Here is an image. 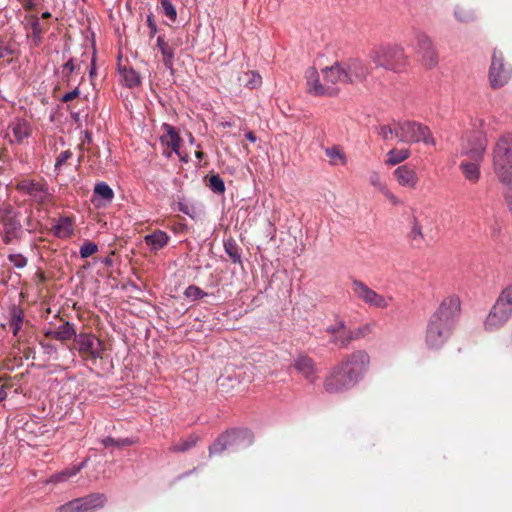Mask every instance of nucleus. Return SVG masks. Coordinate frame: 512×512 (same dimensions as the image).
Listing matches in <instances>:
<instances>
[{
  "mask_svg": "<svg viewBox=\"0 0 512 512\" xmlns=\"http://www.w3.org/2000/svg\"><path fill=\"white\" fill-rule=\"evenodd\" d=\"M461 311L458 296L445 297L430 317L427 325L425 343L431 349L442 347L451 337Z\"/></svg>",
  "mask_w": 512,
  "mask_h": 512,
  "instance_id": "1",
  "label": "nucleus"
},
{
  "mask_svg": "<svg viewBox=\"0 0 512 512\" xmlns=\"http://www.w3.org/2000/svg\"><path fill=\"white\" fill-rule=\"evenodd\" d=\"M370 363L367 352L359 350L334 366L324 379L323 387L330 394L353 388L364 376Z\"/></svg>",
  "mask_w": 512,
  "mask_h": 512,
  "instance_id": "2",
  "label": "nucleus"
},
{
  "mask_svg": "<svg viewBox=\"0 0 512 512\" xmlns=\"http://www.w3.org/2000/svg\"><path fill=\"white\" fill-rule=\"evenodd\" d=\"M369 58L376 66L396 73L405 71L409 64L404 47L396 43L373 47L369 52Z\"/></svg>",
  "mask_w": 512,
  "mask_h": 512,
  "instance_id": "3",
  "label": "nucleus"
},
{
  "mask_svg": "<svg viewBox=\"0 0 512 512\" xmlns=\"http://www.w3.org/2000/svg\"><path fill=\"white\" fill-rule=\"evenodd\" d=\"M492 162L494 172L503 184L512 182V136H501L492 152Z\"/></svg>",
  "mask_w": 512,
  "mask_h": 512,
  "instance_id": "4",
  "label": "nucleus"
},
{
  "mask_svg": "<svg viewBox=\"0 0 512 512\" xmlns=\"http://www.w3.org/2000/svg\"><path fill=\"white\" fill-rule=\"evenodd\" d=\"M395 137L407 144L423 143L435 146L436 141L429 127L415 121H400L395 123Z\"/></svg>",
  "mask_w": 512,
  "mask_h": 512,
  "instance_id": "5",
  "label": "nucleus"
},
{
  "mask_svg": "<svg viewBox=\"0 0 512 512\" xmlns=\"http://www.w3.org/2000/svg\"><path fill=\"white\" fill-rule=\"evenodd\" d=\"M414 52L417 60L426 69H433L438 65L439 56L431 38L419 33L415 38Z\"/></svg>",
  "mask_w": 512,
  "mask_h": 512,
  "instance_id": "6",
  "label": "nucleus"
},
{
  "mask_svg": "<svg viewBox=\"0 0 512 512\" xmlns=\"http://www.w3.org/2000/svg\"><path fill=\"white\" fill-rule=\"evenodd\" d=\"M107 498L102 493H93L71 500L57 508V512H93L104 507Z\"/></svg>",
  "mask_w": 512,
  "mask_h": 512,
  "instance_id": "7",
  "label": "nucleus"
},
{
  "mask_svg": "<svg viewBox=\"0 0 512 512\" xmlns=\"http://www.w3.org/2000/svg\"><path fill=\"white\" fill-rule=\"evenodd\" d=\"M0 222L4 227L3 241L10 244L14 239H18L21 234L22 225L18 218V212L10 204H3L0 208Z\"/></svg>",
  "mask_w": 512,
  "mask_h": 512,
  "instance_id": "8",
  "label": "nucleus"
},
{
  "mask_svg": "<svg viewBox=\"0 0 512 512\" xmlns=\"http://www.w3.org/2000/svg\"><path fill=\"white\" fill-rule=\"evenodd\" d=\"M352 290L359 300L374 308L385 309L393 301L392 296L379 294L359 280L353 281Z\"/></svg>",
  "mask_w": 512,
  "mask_h": 512,
  "instance_id": "9",
  "label": "nucleus"
},
{
  "mask_svg": "<svg viewBox=\"0 0 512 512\" xmlns=\"http://www.w3.org/2000/svg\"><path fill=\"white\" fill-rule=\"evenodd\" d=\"M487 140L482 134H475L464 138L460 145L459 156L472 161L484 160Z\"/></svg>",
  "mask_w": 512,
  "mask_h": 512,
  "instance_id": "10",
  "label": "nucleus"
},
{
  "mask_svg": "<svg viewBox=\"0 0 512 512\" xmlns=\"http://www.w3.org/2000/svg\"><path fill=\"white\" fill-rule=\"evenodd\" d=\"M512 71L504 65L503 56L500 52L494 51L489 68V82L492 88H501L508 83Z\"/></svg>",
  "mask_w": 512,
  "mask_h": 512,
  "instance_id": "11",
  "label": "nucleus"
},
{
  "mask_svg": "<svg viewBox=\"0 0 512 512\" xmlns=\"http://www.w3.org/2000/svg\"><path fill=\"white\" fill-rule=\"evenodd\" d=\"M78 345V352L84 360H96L102 358V342L94 335L80 333L75 339Z\"/></svg>",
  "mask_w": 512,
  "mask_h": 512,
  "instance_id": "12",
  "label": "nucleus"
},
{
  "mask_svg": "<svg viewBox=\"0 0 512 512\" xmlns=\"http://www.w3.org/2000/svg\"><path fill=\"white\" fill-rule=\"evenodd\" d=\"M307 92L315 96H332L337 93V88L321 81L320 74L314 67H309L305 72Z\"/></svg>",
  "mask_w": 512,
  "mask_h": 512,
  "instance_id": "13",
  "label": "nucleus"
},
{
  "mask_svg": "<svg viewBox=\"0 0 512 512\" xmlns=\"http://www.w3.org/2000/svg\"><path fill=\"white\" fill-rule=\"evenodd\" d=\"M16 190L39 203H43L48 197L47 185L43 180L24 178L17 182Z\"/></svg>",
  "mask_w": 512,
  "mask_h": 512,
  "instance_id": "14",
  "label": "nucleus"
},
{
  "mask_svg": "<svg viewBox=\"0 0 512 512\" xmlns=\"http://www.w3.org/2000/svg\"><path fill=\"white\" fill-rule=\"evenodd\" d=\"M326 332L331 336V342L346 347L352 340L359 336V333L354 332L346 327L344 320L337 318L333 324L326 328Z\"/></svg>",
  "mask_w": 512,
  "mask_h": 512,
  "instance_id": "15",
  "label": "nucleus"
},
{
  "mask_svg": "<svg viewBox=\"0 0 512 512\" xmlns=\"http://www.w3.org/2000/svg\"><path fill=\"white\" fill-rule=\"evenodd\" d=\"M342 65L345 74H347V83L361 82L367 77L369 73V67L367 66V64L358 58L350 59L346 62H343Z\"/></svg>",
  "mask_w": 512,
  "mask_h": 512,
  "instance_id": "16",
  "label": "nucleus"
},
{
  "mask_svg": "<svg viewBox=\"0 0 512 512\" xmlns=\"http://www.w3.org/2000/svg\"><path fill=\"white\" fill-rule=\"evenodd\" d=\"M512 314L498 304H494L484 321V329L489 332H494L503 327Z\"/></svg>",
  "mask_w": 512,
  "mask_h": 512,
  "instance_id": "17",
  "label": "nucleus"
},
{
  "mask_svg": "<svg viewBox=\"0 0 512 512\" xmlns=\"http://www.w3.org/2000/svg\"><path fill=\"white\" fill-rule=\"evenodd\" d=\"M393 176L400 187L410 190L416 189L420 181L417 171L406 164L394 169Z\"/></svg>",
  "mask_w": 512,
  "mask_h": 512,
  "instance_id": "18",
  "label": "nucleus"
},
{
  "mask_svg": "<svg viewBox=\"0 0 512 512\" xmlns=\"http://www.w3.org/2000/svg\"><path fill=\"white\" fill-rule=\"evenodd\" d=\"M8 323L13 336L20 342L23 338L24 329L30 325V322L25 320L24 310L20 306L15 304L10 306Z\"/></svg>",
  "mask_w": 512,
  "mask_h": 512,
  "instance_id": "19",
  "label": "nucleus"
},
{
  "mask_svg": "<svg viewBox=\"0 0 512 512\" xmlns=\"http://www.w3.org/2000/svg\"><path fill=\"white\" fill-rule=\"evenodd\" d=\"M8 129L12 132L14 139H10V143L23 145L32 135L33 128L30 122L23 118L14 119Z\"/></svg>",
  "mask_w": 512,
  "mask_h": 512,
  "instance_id": "20",
  "label": "nucleus"
},
{
  "mask_svg": "<svg viewBox=\"0 0 512 512\" xmlns=\"http://www.w3.org/2000/svg\"><path fill=\"white\" fill-rule=\"evenodd\" d=\"M294 368L303 375L309 383H315L318 379V370L313 360L307 356L300 355L294 361Z\"/></svg>",
  "mask_w": 512,
  "mask_h": 512,
  "instance_id": "21",
  "label": "nucleus"
},
{
  "mask_svg": "<svg viewBox=\"0 0 512 512\" xmlns=\"http://www.w3.org/2000/svg\"><path fill=\"white\" fill-rule=\"evenodd\" d=\"M321 74L325 82L332 87H335L337 84L347 83V74H345L342 63L336 62L329 67L323 68Z\"/></svg>",
  "mask_w": 512,
  "mask_h": 512,
  "instance_id": "22",
  "label": "nucleus"
},
{
  "mask_svg": "<svg viewBox=\"0 0 512 512\" xmlns=\"http://www.w3.org/2000/svg\"><path fill=\"white\" fill-rule=\"evenodd\" d=\"M23 23L26 29H31V36L34 44L36 46L39 45L41 43L43 34L47 32L49 26L41 24L40 18L36 14H27L24 17Z\"/></svg>",
  "mask_w": 512,
  "mask_h": 512,
  "instance_id": "23",
  "label": "nucleus"
},
{
  "mask_svg": "<svg viewBox=\"0 0 512 512\" xmlns=\"http://www.w3.org/2000/svg\"><path fill=\"white\" fill-rule=\"evenodd\" d=\"M44 336L46 338L66 342L73 338L76 339L77 334L75 325L73 323L66 321L62 325L55 328L54 330L46 331L44 333Z\"/></svg>",
  "mask_w": 512,
  "mask_h": 512,
  "instance_id": "24",
  "label": "nucleus"
},
{
  "mask_svg": "<svg viewBox=\"0 0 512 512\" xmlns=\"http://www.w3.org/2000/svg\"><path fill=\"white\" fill-rule=\"evenodd\" d=\"M482 164V161H472L468 159H463L459 165V169L464 176V178L472 183L475 184L480 180L481 172H480V166Z\"/></svg>",
  "mask_w": 512,
  "mask_h": 512,
  "instance_id": "25",
  "label": "nucleus"
},
{
  "mask_svg": "<svg viewBox=\"0 0 512 512\" xmlns=\"http://www.w3.org/2000/svg\"><path fill=\"white\" fill-rule=\"evenodd\" d=\"M52 230L53 234L58 238H69L74 232L72 220L69 217L60 218Z\"/></svg>",
  "mask_w": 512,
  "mask_h": 512,
  "instance_id": "26",
  "label": "nucleus"
},
{
  "mask_svg": "<svg viewBox=\"0 0 512 512\" xmlns=\"http://www.w3.org/2000/svg\"><path fill=\"white\" fill-rule=\"evenodd\" d=\"M238 81L240 85L250 90L257 89L262 85V77L256 71L243 72L241 75H239Z\"/></svg>",
  "mask_w": 512,
  "mask_h": 512,
  "instance_id": "27",
  "label": "nucleus"
},
{
  "mask_svg": "<svg viewBox=\"0 0 512 512\" xmlns=\"http://www.w3.org/2000/svg\"><path fill=\"white\" fill-rule=\"evenodd\" d=\"M411 155L408 148H393L386 154L385 164L388 166H395L407 160Z\"/></svg>",
  "mask_w": 512,
  "mask_h": 512,
  "instance_id": "28",
  "label": "nucleus"
},
{
  "mask_svg": "<svg viewBox=\"0 0 512 512\" xmlns=\"http://www.w3.org/2000/svg\"><path fill=\"white\" fill-rule=\"evenodd\" d=\"M119 73L125 86L137 87L141 84V78L137 71L131 67H120Z\"/></svg>",
  "mask_w": 512,
  "mask_h": 512,
  "instance_id": "29",
  "label": "nucleus"
},
{
  "mask_svg": "<svg viewBox=\"0 0 512 512\" xmlns=\"http://www.w3.org/2000/svg\"><path fill=\"white\" fill-rule=\"evenodd\" d=\"M325 155L332 166H344L347 164V156L342 148L333 146L325 149Z\"/></svg>",
  "mask_w": 512,
  "mask_h": 512,
  "instance_id": "30",
  "label": "nucleus"
},
{
  "mask_svg": "<svg viewBox=\"0 0 512 512\" xmlns=\"http://www.w3.org/2000/svg\"><path fill=\"white\" fill-rule=\"evenodd\" d=\"M242 374V369H238L237 371L232 370L231 372L226 370L225 374L218 378V385L221 387L230 386L231 388H234L235 384H240L242 382Z\"/></svg>",
  "mask_w": 512,
  "mask_h": 512,
  "instance_id": "31",
  "label": "nucleus"
},
{
  "mask_svg": "<svg viewBox=\"0 0 512 512\" xmlns=\"http://www.w3.org/2000/svg\"><path fill=\"white\" fill-rule=\"evenodd\" d=\"M164 127L166 129V133L161 136L162 143L171 147L174 152L179 153V135L173 127L167 124H165Z\"/></svg>",
  "mask_w": 512,
  "mask_h": 512,
  "instance_id": "32",
  "label": "nucleus"
},
{
  "mask_svg": "<svg viewBox=\"0 0 512 512\" xmlns=\"http://www.w3.org/2000/svg\"><path fill=\"white\" fill-rule=\"evenodd\" d=\"M168 239L167 234L162 231H156L145 237L146 244L155 250L163 248L167 244Z\"/></svg>",
  "mask_w": 512,
  "mask_h": 512,
  "instance_id": "33",
  "label": "nucleus"
},
{
  "mask_svg": "<svg viewBox=\"0 0 512 512\" xmlns=\"http://www.w3.org/2000/svg\"><path fill=\"white\" fill-rule=\"evenodd\" d=\"M495 303L512 314V282L501 291Z\"/></svg>",
  "mask_w": 512,
  "mask_h": 512,
  "instance_id": "34",
  "label": "nucleus"
},
{
  "mask_svg": "<svg viewBox=\"0 0 512 512\" xmlns=\"http://www.w3.org/2000/svg\"><path fill=\"white\" fill-rule=\"evenodd\" d=\"M82 469V465L80 466H73L70 468H67L57 474H54L51 476L50 482L53 483H60L67 481L70 477L75 476L79 471Z\"/></svg>",
  "mask_w": 512,
  "mask_h": 512,
  "instance_id": "35",
  "label": "nucleus"
},
{
  "mask_svg": "<svg viewBox=\"0 0 512 512\" xmlns=\"http://www.w3.org/2000/svg\"><path fill=\"white\" fill-rule=\"evenodd\" d=\"M369 184L378 192L384 190L388 185L379 171H371L368 176Z\"/></svg>",
  "mask_w": 512,
  "mask_h": 512,
  "instance_id": "36",
  "label": "nucleus"
},
{
  "mask_svg": "<svg viewBox=\"0 0 512 512\" xmlns=\"http://www.w3.org/2000/svg\"><path fill=\"white\" fill-rule=\"evenodd\" d=\"M94 194L100 196L106 201H111L114 197L113 190L105 182L96 184L94 188Z\"/></svg>",
  "mask_w": 512,
  "mask_h": 512,
  "instance_id": "37",
  "label": "nucleus"
},
{
  "mask_svg": "<svg viewBox=\"0 0 512 512\" xmlns=\"http://www.w3.org/2000/svg\"><path fill=\"white\" fill-rule=\"evenodd\" d=\"M410 238L413 242L421 243L424 240V234L422 231V226L418 219L414 218L412 228L410 231Z\"/></svg>",
  "mask_w": 512,
  "mask_h": 512,
  "instance_id": "38",
  "label": "nucleus"
},
{
  "mask_svg": "<svg viewBox=\"0 0 512 512\" xmlns=\"http://www.w3.org/2000/svg\"><path fill=\"white\" fill-rule=\"evenodd\" d=\"M102 443L104 445V447L108 448V447H126V446H130L133 444V441L129 438H122V439H114L112 437H107L105 439L102 440Z\"/></svg>",
  "mask_w": 512,
  "mask_h": 512,
  "instance_id": "39",
  "label": "nucleus"
},
{
  "mask_svg": "<svg viewBox=\"0 0 512 512\" xmlns=\"http://www.w3.org/2000/svg\"><path fill=\"white\" fill-rule=\"evenodd\" d=\"M209 188L218 194H222L225 191V184L219 175H212L208 182Z\"/></svg>",
  "mask_w": 512,
  "mask_h": 512,
  "instance_id": "40",
  "label": "nucleus"
},
{
  "mask_svg": "<svg viewBox=\"0 0 512 512\" xmlns=\"http://www.w3.org/2000/svg\"><path fill=\"white\" fill-rule=\"evenodd\" d=\"M97 251H98V246L95 243L86 241L80 247L79 253H80L81 258H88L91 255H93L94 253H96Z\"/></svg>",
  "mask_w": 512,
  "mask_h": 512,
  "instance_id": "41",
  "label": "nucleus"
},
{
  "mask_svg": "<svg viewBox=\"0 0 512 512\" xmlns=\"http://www.w3.org/2000/svg\"><path fill=\"white\" fill-rule=\"evenodd\" d=\"M161 7L163 9L164 14L172 21L175 22L177 17V12L175 7L169 0H161Z\"/></svg>",
  "mask_w": 512,
  "mask_h": 512,
  "instance_id": "42",
  "label": "nucleus"
},
{
  "mask_svg": "<svg viewBox=\"0 0 512 512\" xmlns=\"http://www.w3.org/2000/svg\"><path fill=\"white\" fill-rule=\"evenodd\" d=\"M73 157V152L71 150L62 151L56 158L55 161V170L60 171V168L67 163L69 159Z\"/></svg>",
  "mask_w": 512,
  "mask_h": 512,
  "instance_id": "43",
  "label": "nucleus"
},
{
  "mask_svg": "<svg viewBox=\"0 0 512 512\" xmlns=\"http://www.w3.org/2000/svg\"><path fill=\"white\" fill-rule=\"evenodd\" d=\"M225 251L234 263L240 262V254L238 253L237 246L228 241L224 244Z\"/></svg>",
  "mask_w": 512,
  "mask_h": 512,
  "instance_id": "44",
  "label": "nucleus"
},
{
  "mask_svg": "<svg viewBox=\"0 0 512 512\" xmlns=\"http://www.w3.org/2000/svg\"><path fill=\"white\" fill-rule=\"evenodd\" d=\"M379 136L384 140H390L395 137V124L393 127L389 125H382L378 130Z\"/></svg>",
  "mask_w": 512,
  "mask_h": 512,
  "instance_id": "45",
  "label": "nucleus"
},
{
  "mask_svg": "<svg viewBox=\"0 0 512 512\" xmlns=\"http://www.w3.org/2000/svg\"><path fill=\"white\" fill-rule=\"evenodd\" d=\"M8 259L16 268H23L27 265V258L22 254H10Z\"/></svg>",
  "mask_w": 512,
  "mask_h": 512,
  "instance_id": "46",
  "label": "nucleus"
},
{
  "mask_svg": "<svg viewBox=\"0 0 512 512\" xmlns=\"http://www.w3.org/2000/svg\"><path fill=\"white\" fill-rule=\"evenodd\" d=\"M380 193L389 201L390 204L394 206H398L402 203L400 198L393 193L388 186Z\"/></svg>",
  "mask_w": 512,
  "mask_h": 512,
  "instance_id": "47",
  "label": "nucleus"
},
{
  "mask_svg": "<svg viewBox=\"0 0 512 512\" xmlns=\"http://www.w3.org/2000/svg\"><path fill=\"white\" fill-rule=\"evenodd\" d=\"M233 436V434H227L219 438V440L210 448L211 453H218L226 448L227 440Z\"/></svg>",
  "mask_w": 512,
  "mask_h": 512,
  "instance_id": "48",
  "label": "nucleus"
},
{
  "mask_svg": "<svg viewBox=\"0 0 512 512\" xmlns=\"http://www.w3.org/2000/svg\"><path fill=\"white\" fill-rule=\"evenodd\" d=\"M147 25H148V28H149V36L150 37H154L157 33V24H156V21H155V18H154V15L152 13H150L148 16H147Z\"/></svg>",
  "mask_w": 512,
  "mask_h": 512,
  "instance_id": "49",
  "label": "nucleus"
},
{
  "mask_svg": "<svg viewBox=\"0 0 512 512\" xmlns=\"http://www.w3.org/2000/svg\"><path fill=\"white\" fill-rule=\"evenodd\" d=\"M80 94V90L79 88H75L73 89L72 91L64 94L61 98H60V101L62 103H68L72 100H74L75 98H77Z\"/></svg>",
  "mask_w": 512,
  "mask_h": 512,
  "instance_id": "50",
  "label": "nucleus"
},
{
  "mask_svg": "<svg viewBox=\"0 0 512 512\" xmlns=\"http://www.w3.org/2000/svg\"><path fill=\"white\" fill-rule=\"evenodd\" d=\"M27 12L32 11L36 8L37 3L40 0H17Z\"/></svg>",
  "mask_w": 512,
  "mask_h": 512,
  "instance_id": "51",
  "label": "nucleus"
},
{
  "mask_svg": "<svg viewBox=\"0 0 512 512\" xmlns=\"http://www.w3.org/2000/svg\"><path fill=\"white\" fill-rule=\"evenodd\" d=\"M157 46L159 47V49L161 50L162 54L164 56H170V50H169V46L168 44L165 42L164 40V37L163 36H159L157 38Z\"/></svg>",
  "mask_w": 512,
  "mask_h": 512,
  "instance_id": "52",
  "label": "nucleus"
},
{
  "mask_svg": "<svg viewBox=\"0 0 512 512\" xmlns=\"http://www.w3.org/2000/svg\"><path fill=\"white\" fill-rule=\"evenodd\" d=\"M455 16L462 22L470 21L473 18V15L469 11H464L461 9H457L455 11Z\"/></svg>",
  "mask_w": 512,
  "mask_h": 512,
  "instance_id": "53",
  "label": "nucleus"
},
{
  "mask_svg": "<svg viewBox=\"0 0 512 512\" xmlns=\"http://www.w3.org/2000/svg\"><path fill=\"white\" fill-rule=\"evenodd\" d=\"M64 70H67L69 74H71L75 70V64L73 59L68 60L64 64Z\"/></svg>",
  "mask_w": 512,
  "mask_h": 512,
  "instance_id": "54",
  "label": "nucleus"
},
{
  "mask_svg": "<svg viewBox=\"0 0 512 512\" xmlns=\"http://www.w3.org/2000/svg\"><path fill=\"white\" fill-rule=\"evenodd\" d=\"M7 388L8 386L5 384L0 385V402L7 397Z\"/></svg>",
  "mask_w": 512,
  "mask_h": 512,
  "instance_id": "55",
  "label": "nucleus"
},
{
  "mask_svg": "<svg viewBox=\"0 0 512 512\" xmlns=\"http://www.w3.org/2000/svg\"><path fill=\"white\" fill-rule=\"evenodd\" d=\"M177 206H178V209L179 211H182L183 213L187 214V215H191L190 214V209H189V206L186 205V204H183L181 202H178L177 203Z\"/></svg>",
  "mask_w": 512,
  "mask_h": 512,
  "instance_id": "56",
  "label": "nucleus"
},
{
  "mask_svg": "<svg viewBox=\"0 0 512 512\" xmlns=\"http://www.w3.org/2000/svg\"><path fill=\"white\" fill-rule=\"evenodd\" d=\"M190 444L188 442H184L181 445H176L173 447L174 451H186L189 449Z\"/></svg>",
  "mask_w": 512,
  "mask_h": 512,
  "instance_id": "57",
  "label": "nucleus"
},
{
  "mask_svg": "<svg viewBox=\"0 0 512 512\" xmlns=\"http://www.w3.org/2000/svg\"><path fill=\"white\" fill-rule=\"evenodd\" d=\"M206 294L203 293L199 288L197 287H194V300L196 299H201L203 296H205Z\"/></svg>",
  "mask_w": 512,
  "mask_h": 512,
  "instance_id": "58",
  "label": "nucleus"
},
{
  "mask_svg": "<svg viewBox=\"0 0 512 512\" xmlns=\"http://www.w3.org/2000/svg\"><path fill=\"white\" fill-rule=\"evenodd\" d=\"M245 136H246L247 140H249L252 143L256 142V140H257L255 134L252 131L247 132L245 134Z\"/></svg>",
  "mask_w": 512,
  "mask_h": 512,
  "instance_id": "59",
  "label": "nucleus"
},
{
  "mask_svg": "<svg viewBox=\"0 0 512 512\" xmlns=\"http://www.w3.org/2000/svg\"><path fill=\"white\" fill-rule=\"evenodd\" d=\"M41 18L42 19H49L51 18V13L46 11V12H43L42 15H41Z\"/></svg>",
  "mask_w": 512,
  "mask_h": 512,
  "instance_id": "60",
  "label": "nucleus"
},
{
  "mask_svg": "<svg viewBox=\"0 0 512 512\" xmlns=\"http://www.w3.org/2000/svg\"><path fill=\"white\" fill-rule=\"evenodd\" d=\"M195 155H196L197 158H202L203 153L202 152H196Z\"/></svg>",
  "mask_w": 512,
  "mask_h": 512,
  "instance_id": "61",
  "label": "nucleus"
},
{
  "mask_svg": "<svg viewBox=\"0 0 512 512\" xmlns=\"http://www.w3.org/2000/svg\"><path fill=\"white\" fill-rule=\"evenodd\" d=\"M192 290V286H188L186 289V294L189 295L190 291Z\"/></svg>",
  "mask_w": 512,
  "mask_h": 512,
  "instance_id": "62",
  "label": "nucleus"
},
{
  "mask_svg": "<svg viewBox=\"0 0 512 512\" xmlns=\"http://www.w3.org/2000/svg\"><path fill=\"white\" fill-rule=\"evenodd\" d=\"M40 278H41V280H42V281H44V280H45V276H44V274H43V273H40Z\"/></svg>",
  "mask_w": 512,
  "mask_h": 512,
  "instance_id": "63",
  "label": "nucleus"
}]
</instances>
